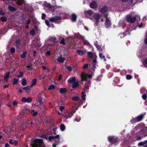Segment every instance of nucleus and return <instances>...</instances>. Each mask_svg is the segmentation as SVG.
<instances>
[{"label":"nucleus","instance_id":"obj_32","mask_svg":"<svg viewBox=\"0 0 147 147\" xmlns=\"http://www.w3.org/2000/svg\"><path fill=\"white\" fill-rule=\"evenodd\" d=\"M44 5L45 7H47L49 9H51L52 8V6L50 3L46 2L45 4H44Z\"/></svg>","mask_w":147,"mask_h":147},{"label":"nucleus","instance_id":"obj_48","mask_svg":"<svg viewBox=\"0 0 147 147\" xmlns=\"http://www.w3.org/2000/svg\"><path fill=\"white\" fill-rule=\"evenodd\" d=\"M38 102L41 105L43 103L42 100V98L41 97H40L38 98Z\"/></svg>","mask_w":147,"mask_h":147},{"label":"nucleus","instance_id":"obj_31","mask_svg":"<svg viewBox=\"0 0 147 147\" xmlns=\"http://www.w3.org/2000/svg\"><path fill=\"white\" fill-rule=\"evenodd\" d=\"M60 129L61 131H64L65 129V126L63 124H61L60 125Z\"/></svg>","mask_w":147,"mask_h":147},{"label":"nucleus","instance_id":"obj_1","mask_svg":"<svg viewBox=\"0 0 147 147\" xmlns=\"http://www.w3.org/2000/svg\"><path fill=\"white\" fill-rule=\"evenodd\" d=\"M144 117V115L141 114L138 117L132 119L130 122L132 124H134L136 122L141 121Z\"/></svg>","mask_w":147,"mask_h":147},{"label":"nucleus","instance_id":"obj_5","mask_svg":"<svg viewBox=\"0 0 147 147\" xmlns=\"http://www.w3.org/2000/svg\"><path fill=\"white\" fill-rule=\"evenodd\" d=\"M75 113V111H73L72 112H66L63 113L62 115L65 118L68 119L72 117Z\"/></svg>","mask_w":147,"mask_h":147},{"label":"nucleus","instance_id":"obj_47","mask_svg":"<svg viewBox=\"0 0 147 147\" xmlns=\"http://www.w3.org/2000/svg\"><path fill=\"white\" fill-rule=\"evenodd\" d=\"M126 78L127 80H129L132 78V76L130 75H126Z\"/></svg>","mask_w":147,"mask_h":147},{"label":"nucleus","instance_id":"obj_2","mask_svg":"<svg viewBox=\"0 0 147 147\" xmlns=\"http://www.w3.org/2000/svg\"><path fill=\"white\" fill-rule=\"evenodd\" d=\"M108 140V141L112 144H117L118 141L117 138L114 136H109Z\"/></svg>","mask_w":147,"mask_h":147},{"label":"nucleus","instance_id":"obj_44","mask_svg":"<svg viewBox=\"0 0 147 147\" xmlns=\"http://www.w3.org/2000/svg\"><path fill=\"white\" fill-rule=\"evenodd\" d=\"M20 75L18 76V78H22L23 77L24 73L23 72L20 71L19 72Z\"/></svg>","mask_w":147,"mask_h":147},{"label":"nucleus","instance_id":"obj_21","mask_svg":"<svg viewBox=\"0 0 147 147\" xmlns=\"http://www.w3.org/2000/svg\"><path fill=\"white\" fill-rule=\"evenodd\" d=\"M59 92L63 94L66 93L67 92V90L65 88H61Z\"/></svg>","mask_w":147,"mask_h":147},{"label":"nucleus","instance_id":"obj_51","mask_svg":"<svg viewBox=\"0 0 147 147\" xmlns=\"http://www.w3.org/2000/svg\"><path fill=\"white\" fill-rule=\"evenodd\" d=\"M21 1H22L20 0L17 1L16 2V4L17 5H21L22 4L21 2Z\"/></svg>","mask_w":147,"mask_h":147},{"label":"nucleus","instance_id":"obj_61","mask_svg":"<svg viewBox=\"0 0 147 147\" xmlns=\"http://www.w3.org/2000/svg\"><path fill=\"white\" fill-rule=\"evenodd\" d=\"M45 78V76H42L41 75H40L39 76V78L40 80H41L42 79H44Z\"/></svg>","mask_w":147,"mask_h":147},{"label":"nucleus","instance_id":"obj_45","mask_svg":"<svg viewBox=\"0 0 147 147\" xmlns=\"http://www.w3.org/2000/svg\"><path fill=\"white\" fill-rule=\"evenodd\" d=\"M10 51L11 53H14L15 52V48L14 47H12L10 49Z\"/></svg>","mask_w":147,"mask_h":147},{"label":"nucleus","instance_id":"obj_53","mask_svg":"<svg viewBox=\"0 0 147 147\" xmlns=\"http://www.w3.org/2000/svg\"><path fill=\"white\" fill-rule=\"evenodd\" d=\"M88 64L86 63V64H85L84 65L83 67L82 68H83V69H86V68H88Z\"/></svg>","mask_w":147,"mask_h":147},{"label":"nucleus","instance_id":"obj_56","mask_svg":"<svg viewBox=\"0 0 147 147\" xmlns=\"http://www.w3.org/2000/svg\"><path fill=\"white\" fill-rule=\"evenodd\" d=\"M147 97V96L146 94H144L142 96V98L144 100H146Z\"/></svg>","mask_w":147,"mask_h":147},{"label":"nucleus","instance_id":"obj_24","mask_svg":"<svg viewBox=\"0 0 147 147\" xmlns=\"http://www.w3.org/2000/svg\"><path fill=\"white\" fill-rule=\"evenodd\" d=\"M76 52L78 55L81 56H83L84 54V51L80 50H77Z\"/></svg>","mask_w":147,"mask_h":147},{"label":"nucleus","instance_id":"obj_13","mask_svg":"<svg viewBox=\"0 0 147 147\" xmlns=\"http://www.w3.org/2000/svg\"><path fill=\"white\" fill-rule=\"evenodd\" d=\"M91 84V82L90 81H88L87 83H86L84 86V88L85 90H86V91L89 90V87Z\"/></svg>","mask_w":147,"mask_h":147},{"label":"nucleus","instance_id":"obj_60","mask_svg":"<svg viewBox=\"0 0 147 147\" xmlns=\"http://www.w3.org/2000/svg\"><path fill=\"white\" fill-rule=\"evenodd\" d=\"M144 64L147 65V57L144 59Z\"/></svg>","mask_w":147,"mask_h":147},{"label":"nucleus","instance_id":"obj_62","mask_svg":"<svg viewBox=\"0 0 147 147\" xmlns=\"http://www.w3.org/2000/svg\"><path fill=\"white\" fill-rule=\"evenodd\" d=\"M84 45H88L89 43V42L86 40H85L84 41Z\"/></svg>","mask_w":147,"mask_h":147},{"label":"nucleus","instance_id":"obj_16","mask_svg":"<svg viewBox=\"0 0 147 147\" xmlns=\"http://www.w3.org/2000/svg\"><path fill=\"white\" fill-rule=\"evenodd\" d=\"M9 143L12 145L14 144L15 146H16L18 145V141L16 140L10 139L9 141Z\"/></svg>","mask_w":147,"mask_h":147},{"label":"nucleus","instance_id":"obj_59","mask_svg":"<svg viewBox=\"0 0 147 147\" xmlns=\"http://www.w3.org/2000/svg\"><path fill=\"white\" fill-rule=\"evenodd\" d=\"M109 14L108 13H107L105 14L104 16V17L106 18V20H109V19L108 18V16H109Z\"/></svg>","mask_w":147,"mask_h":147},{"label":"nucleus","instance_id":"obj_7","mask_svg":"<svg viewBox=\"0 0 147 147\" xmlns=\"http://www.w3.org/2000/svg\"><path fill=\"white\" fill-rule=\"evenodd\" d=\"M84 14L85 17L89 18V16H92L93 14V12L92 10H91L88 11H85Z\"/></svg>","mask_w":147,"mask_h":147},{"label":"nucleus","instance_id":"obj_15","mask_svg":"<svg viewBox=\"0 0 147 147\" xmlns=\"http://www.w3.org/2000/svg\"><path fill=\"white\" fill-rule=\"evenodd\" d=\"M72 84V87L73 88H76L77 87H79L80 86L78 82H75Z\"/></svg>","mask_w":147,"mask_h":147},{"label":"nucleus","instance_id":"obj_28","mask_svg":"<svg viewBox=\"0 0 147 147\" xmlns=\"http://www.w3.org/2000/svg\"><path fill=\"white\" fill-rule=\"evenodd\" d=\"M27 82L25 78H23L22 80V84L23 86H25L26 85Z\"/></svg>","mask_w":147,"mask_h":147},{"label":"nucleus","instance_id":"obj_17","mask_svg":"<svg viewBox=\"0 0 147 147\" xmlns=\"http://www.w3.org/2000/svg\"><path fill=\"white\" fill-rule=\"evenodd\" d=\"M29 125L28 123L24 122L21 126V129L22 130H24L26 127Z\"/></svg>","mask_w":147,"mask_h":147},{"label":"nucleus","instance_id":"obj_58","mask_svg":"<svg viewBox=\"0 0 147 147\" xmlns=\"http://www.w3.org/2000/svg\"><path fill=\"white\" fill-rule=\"evenodd\" d=\"M32 113L33 112V115L34 116H35L36 115L37 113V112H35L34 111V110H32Z\"/></svg>","mask_w":147,"mask_h":147},{"label":"nucleus","instance_id":"obj_8","mask_svg":"<svg viewBox=\"0 0 147 147\" xmlns=\"http://www.w3.org/2000/svg\"><path fill=\"white\" fill-rule=\"evenodd\" d=\"M109 9L108 7L107 6H104L100 9L99 11L102 14H105Z\"/></svg>","mask_w":147,"mask_h":147},{"label":"nucleus","instance_id":"obj_18","mask_svg":"<svg viewBox=\"0 0 147 147\" xmlns=\"http://www.w3.org/2000/svg\"><path fill=\"white\" fill-rule=\"evenodd\" d=\"M76 81V78L75 77L72 78H70L68 80V82H69L70 83L72 84L75 82Z\"/></svg>","mask_w":147,"mask_h":147},{"label":"nucleus","instance_id":"obj_26","mask_svg":"<svg viewBox=\"0 0 147 147\" xmlns=\"http://www.w3.org/2000/svg\"><path fill=\"white\" fill-rule=\"evenodd\" d=\"M8 8L11 11L13 12L16 10V9L14 7L10 5L9 6Z\"/></svg>","mask_w":147,"mask_h":147},{"label":"nucleus","instance_id":"obj_30","mask_svg":"<svg viewBox=\"0 0 147 147\" xmlns=\"http://www.w3.org/2000/svg\"><path fill=\"white\" fill-rule=\"evenodd\" d=\"M64 60H65V59L64 58L62 57L61 56L60 57H59L57 59L58 61L59 62H61V63L63 62H64Z\"/></svg>","mask_w":147,"mask_h":147},{"label":"nucleus","instance_id":"obj_42","mask_svg":"<svg viewBox=\"0 0 147 147\" xmlns=\"http://www.w3.org/2000/svg\"><path fill=\"white\" fill-rule=\"evenodd\" d=\"M32 101V99L30 97H28L27 98H26V102L29 103L31 102Z\"/></svg>","mask_w":147,"mask_h":147},{"label":"nucleus","instance_id":"obj_20","mask_svg":"<svg viewBox=\"0 0 147 147\" xmlns=\"http://www.w3.org/2000/svg\"><path fill=\"white\" fill-rule=\"evenodd\" d=\"M30 86H27L25 87H23V89L25 90V91L26 92H30Z\"/></svg>","mask_w":147,"mask_h":147},{"label":"nucleus","instance_id":"obj_33","mask_svg":"<svg viewBox=\"0 0 147 147\" xmlns=\"http://www.w3.org/2000/svg\"><path fill=\"white\" fill-rule=\"evenodd\" d=\"M9 73L10 72H9L6 73L4 77V80H7V81L8 80V78L9 77Z\"/></svg>","mask_w":147,"mask_h":147},{"label":"nucleus","instance_id":"obj_64","mask_svg":"<svg viewBox=\"0 0 147 147\" xmlns=\"http://www.w3.org/2000/svg\"><path fill=\"white\" fill-rule=\"evenodd\" d=\"M63 76H62V75L60 74L59 75L58 78V80H61Z\"/></svg>","mask_w":147,"mask_h":147},{"label":"nucleus","instance_id":"obj_41","mask_svg":"<svg viewBox=\"0 0 147 147\" xmlns=\"http://www.w3.org/2000/svg\"><path fill=\"white\" fill-rule=\"evenodd\" d=\"M88 56L90 58H92L93 54L91 52H88Z\"/></svg>","mask_w":147,"mask_h":147},{"label":"nucleus","instance_id":"obj_37","mask_svg":"<svg viewBox=\"0 0 147 147\" xmlns=\"http://www.w3.org/2000/svg\"><path fill=\"white\" fill-rule=\"evenodd\" d=\"M26 51L23 52V53L21 55V58H25L26 57Z\"/></svg>","mask_w":147,"mask_h":147},{"label":"nucleus","instance_id":"obj_36","mask_svg":"<svg viewBox=\"0 0 147 147\" xmlns=\"http://www.w3.org/2000/svg\"><path fill=\"white\" fill-rule=\"evenodd\" d=\"M0 20L2 22H5L7 21V19L5 17L2 16Z\"/></svg>","mask_w":147,"mask_h":147},{"label":"nucleus","instance_id":"obj_27","mask_svg":"<svg viewBox=\"0 0 147 147\" xmlns=\"http://www.w3.org/2000/svg\"><path fill=\"white\" fill-rule=\"evenodd\" d=\"M76 36L79 39H83L84 38V37L82 35L80 34L79 33L77 34Z\"/></svg>","mask_w":147,"mask_h":147},{"label":"nucleus","instance_id":"obj_12","mask_svg":"<svg viewBox=\"0 0 147 147\" xmlns=\"http://www.w3.org/2000/svg\"><path fill=\"white\" fill-rule=\"evenodd\" d=\"M22 112L24 115H25L29 113V109L25 107L24 108Z\"/></svg>","mask_w":147,"mask_h":147},{"label":"nucleus","instance_id":"obj_10","mask_svg":"<svg viewBox=\"0 0 147 147\" xmlns=\"http://www.w3.org/2000/svg\"><path fill=\"white\" fill-rule=\"evenodd\" d=\"M90 6L92 9H95L96 8L98 7L96 2V1L92 2L90 4Z\"/></svg>","mask_w":147,"mask_h":147},{"label":"nucleus","instance_id":"obj_50","mask_svg":"<svg viewBox=\"0 0 147 147\" xmlns=\"http://www.w3.org/2000/svg\"><path fill=\"white\" fill-rule=\"evenodd\" d=\"M54 139V136H50L48 138V139L50 141H51L53 139Z\"/></svg>","mask_w":147,"mask_h":147},{"label":"nucleus","instance_id":"obj_11","mask_svg":"<svg viewBox=\"0 0 147 147\" xmlns=\"http://www.w3.org/2000/svg\"><path fill=\"white\" fill-rule=\"evenodd\" d=\"M81 78L82 81L86 82L87 80V75L84 72H82L81 74Z\"/></svg>","mask_w":147,"mask_h":147},{"label":"nucleus","instance_id":"obj_9","mask_svg":"<svg viewBox=\"0 0 147 147\" xmlns=\"http://www.w3.org/2000/svg\"><path fill=\"white\" fill-rule=\"evenodd\" d=\"M89 67L90 69V72L91 71V74H93L94 72L95 71V69L96 68L95 64H92V65H89Z\"/></svg>","mask_w":147,"mask_h":147},{"label":"nucleus","instance_id":"obj_46","mask_svg":"<svg viewBox=\"0 0 147 147\" xmlns=\"http://www.w3.org/2000/svg\"><path fill=\"white\" fill-rule=\"evenodd\" d=\"M45 23L46 25L49 27H50V24L49 21L47 20H46L45 21Z\"/></svg>","mask_w":147,"mask_h":147},{"label":"nucleus","instance_id":"obj_3","mask_svg":"<svg viewBox=\"0 0 147 147\" xmlns=\"http://www.w3.org/2000/svg\"><path fill=\"white\" fill-rule=\"evenodd\" d=\"M93 18L95 20V24L98 26L99 22V20L101 17L99 13L94 14L93 16Z\"/></svg>","mask_w":147,"mask_h":147},{"label":"nucleus","instance_id":"obj_4","mask_svg":"<svg viewBox=\"0 0 147 147\" xmlns=\"http://www.w3.org/2000/svg\"><path fill=\"white\" fill-rule=\"evenodd\" d=\"M136 20V18L135 17H132L130 15H128L126 17V20L127 22L133 23Z\"/></svg>","mask_w":147,"mask_h":147},{"label":"nucleus","instance_id":"obj_35","mask_svg":"<svg viewBox=\"0 0 147 147\" xmlns=\"http://www.w3.org/2000/svg\"><path fill=\"white\" fill-rule=\"evenodd\" d=\"M35 34V32L34 29H33L30 31V35L33 36Z\"/></svg>","mask_w":147,"mask_h":147},{"label":"nucleus","instance_id":"obj_54","mask_svg":"<svg viewBox=\"0 0 147 147\" xmlns=\"http://www.w3.org/2000/svg\"><path fill=\"white\" fill-rule=\"evenodd\" d=\"M26 67L28 68V69H27L28 70H31L33 69L31 65H28L26 66Z\"/></svg>","mask_w":147,"mask_h":147},{"label":"nucleus","instance_id":"obj_55","mask_svg":"<svg viewBox=\"0 0 147 147\" xmlns=\"http://www.w3.org/2000/svg\"><path fill=\"white\" fill-rule=\"evenodd\" d=\"M46 17V15L44 13L42 14L41 18L42 20H44Z\"/></svg>","mask_w":147,"mask_h":147},{"label":"nucleus","instance_id":"obj_23","mask_svg":"<svg viewBox=\"0 0 147 147\" xmlns=\"http://www.w3.org/2000/svg\"><path fill=\"white\" fill-rule=\"evenodd\" d=\"M16 45L17 47L18 48L21 45L20 40L19 39H18L16 40L15 42Z\"/></svg>","mask_w":147,"mask_h":147},{"label":"nucleus","instance_id":"obj_6","mask_svg":"<svg viewBox=\"0 0 147 147\" xmlns=\"http://www.w3.org/2000/svg\"><path fill=\"white\" fill-rule=\"evenodd\" d=\"M61 19V18L60 16H55V17L51 18L49 20L51 22H55L56 23H58V22L57 21V20H60Z\"/></svg>","mask_w":147,"mask_h":147},{"label":"nucleus","instance_id":"obj_40","mask_svg":"<svg viewBox=\"0 0 147 147\" xmlns=\"http://www.w3.org/2000/svg\"><path fill=\"white\" fill-rule=\"evenodd\" d=\"M65 41V40L64 38H62L60 42V43L63 45H65L66 44Z\"/></svg>","mask_w":147,"mask_h":147},{"label":"nucleus","instance_id":"obj_38","mask_svg":"<svg viewBox=\"0 0 147 147\" xmlns=\"http://www.w3.org/2000/svg\"><path fill=\"white\" fill-rule=\"evenodd\" d=\"M19 80L16 78H14L13 79V85H15L18 83Z\"/></svg>","mask_w":147,"mask_h":147},{"label":"nucleus","instance_id":"obj_19","mask_svg":"<svg viewBox=\"0 0 147 147\" xmlns=\"http://www.w3.org/2000/svg\"><path fill=\"white\" fill-rule=\"evenodd\" d=\"M49 40L54 43H57V38L55 37H50L49 38Z\"/></svg>","mask_w":147,"mask_h":147},{"label":"nucleus","instance_id":"obj_39","mask_svg":"<svg viewBox=\"0 0 147 147\" xmlns=\"http://www.w3.org/2000/svg\"><path fill=\"white\" fill-rule=\"evenodd\" d=\"M79 99V98L78 96H74L72 98V99L74 101H78Z\"/></svg>","mask_w":147,"mask_h":147},{"label":"nucleus","instance_id":"obj_63","mask_svg":"<svg viewBox=\"0 0 147 147\" xmlns=\"http://www.w3.org/2000/svg\"><path fill=\"white\" fill-rule=\"evenodd\" d=\"M65 107L63 106H61L60 107V110L61 111H63Z\"/></svg>","mask_w":147,"mask_h":147},{"label":"nucleus","instance_id":"obj_14","mask_svg":"<svg viewBox=\"0 0 147 147\" xmlns=\"http://www.w3.org/2000/svg\"><path fill=\"white\" fill-rule=\"evenodd\" d=\"M105 26L106 28H107L111 27V23L109 20H106Z\"/></svg>","mask_w":147,"mask_h":147},{"label":"nucleus","instance_id":"obj_52","mask_svg":"<svg viewBox=\"0 0 147 147\" xmlns=\"http://www.w3.org/2000/svg\"><path fill=\"white\" fill-rule=\"evenodd\" d=\"M18 104V102H17L16 100H14L13 102H12V105L13 106H17Z\"/></svg>","mask_w":147,"mask_h":147},{"label":"nucleus","instance_id":"obj_29","mask_svg":"<svg viewBox=\"0 0 147 147\" xmlns=\"http://www.w3.org/2000/svg\"><path fill=\"white\" fill-rule=\"evenodd\" d=\"M37 80V79L34 78L32 80V84L30 85L31 87H32L33 86H34L36 84Z\"/></svg>","mask_w":147,"mask_h":147},{"label":"nucleus","instance_id":"obj_49","mask_svg":"<svg viewBox=\"0 0 147 147\" xmlns=\"http://www.w3.org/2000/svg\"><path fill=\"white\" fill-rule=\"evenodd\" d=\"M21 101L23 102H26V98L25 97H23L21 100Z\"/></svg>","mask_w":147,"mask_h":147},{"label":"nucleus","instance_id":"obj_25","mask_svg":"<svg viewBox=\"0 0 147 147\" xmlns=\"http://www.w3.org/2000/svg\"><path fill=\"white\" fill-rule=\"evenodd\" d=\"M95 46L96 47V48L98 50L100 51V52H101L102 51V50L101 48V46L98 45V44H95Z\"/></svg>","mask_w":147,"mask_h":147},{"label":"nucleus","instance_id":"obj_43","mask_svg":"<svg viewBox=\"0 0 147 147\" xmlns=\"http://www.w3.org/2000/svg\"><path fill=\"white\" fill-rule=\"evenodd\" d=\"M55 88V86L54 85H51L48 88L49 90H51L53 89H54Z\"/></svg>","mask_w":147,"mask_h":147},{"label":"nucleus","instance_id":"obj_57","mask_svg":"<svg viewBox=\"0 0 147 147\" xmlns=\"http://www.w3.org/2000/svg\"><path fill=\"white\" fill-rule=\"evenodd\" d=\"M51 55V52L50 51H47L46 53V55L47 56H49Z\"/></svg>","mask_w":147,"mask_h":147},{"label":"nucleus","instance_id":"obj_22","mask_svg":"<svg viewBox=\"0 0 147 147\" xmlns=\"http://www.w3.org/2000/svg\"><path fill=\"white\" fill-rule=\"evenodd\" d=\"M71 20L73 22H76L77 18L75 14L73 13L71 15Z\"/></svg>","mask_w":147,"mask_h":147},{"label":"nucleus","instance_id":"obj_34","mask_svg":"<svg viewBox=\"0 0 147 147\" xmlns=\"http://www.w3.org/2000/svg\"><path fill=\"white\" fill-rule=\"evenodd\" d=\"M85 92H82L81 93V97L82 99L83 100H85L86 99V98L85 97L86 96V94H85Z\"/></svg>","mask_w":147,"mask_h":147}]
</instances>
